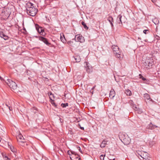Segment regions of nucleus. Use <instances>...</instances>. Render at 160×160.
Instances as JSON below:
<instances>
[{
	"label": "nucleus",
	"mask_w": 160,
	"mask_h": 160,
	"mask_svg": "<svg viewBox=\"0 0 160 160\" xmlns=\"http://www.w3.org/2000/svg\"><path fill=\"white\" fill-rule=\"evenodd\" d=\"M37 12V9L35 8L34 6L32 7V8L29 9L27 11V14L32 16H34Z\"/></svg>",
	"instance_id": "1"
},
{
	"label": "nucleus",
	"mask_w": 160,
	"mask_h": 160,
	"mask_svg": "<svg viewBox=\"0 0 160 160\" xmlns=\"http://www.w3.org/2000/svg\"><path fill=\"white\" fill-rule=\"evenodd\" d=\"M145 68L149 69L152 68L153 65V61L151 59H148L146 60L144 63Z\"/></svg>",
	"instance_id": "2"
},
{
	"label": "nucleus",
	"mask_w": 160,
	"mask_h": 160,
	"mask_svg": "<svg viewBox=\"0 0 160 160\" xmlns=\"http://www.w3.org/2000/svg\"><path fill=\"white\" fill-rule=\"evenodd\" d=\"M7 81L8 82H7V84L13 90L17 89V86L16 83L15 82L10 79H8Z\"/></svg>",
	"instance_id": "3"
},
{
	"label": "nucleus",
	"mask_w": 160,
	"mask_h": 160,
	"mask_svg": "<svg viewBox=\"0 0 160 160\" xmlns=\"http://www.w3.org/2000/svg\"><path fill=\"white\" fill-rule=\"evenodd\" d=\"M35 28L37 32L41 35L45 36L46 35L44 30L42 27L39 26L38 25H35Z\"/></svg>",
	"instance_id": "4"
},
{
	"label": "nucleus",
	"mask_w": 160,
	"mask_h": 160,
	"mask_svg": "<svg viewBox=\"0 0 160 160\" xmlns=\"http://www.w3.org/2000/svg\"><path fill=\"white\" fill-rule=\"evenodd\" d=\"M85 67L86 68V71L88 73H90L92 71V68L90 64L87 62H85Z\"/></svg>",
	"instance_id": "5"
},
{
	"label": "nucleus",
	"mask_w": 160,
	"mask_h": 160,
	"mask_svg": "<svg viewBox=\"0 0 160 160\" xmlns=\"http://www.w3.org/2000/svg\"><path fill=\"white\" fill-rule=\"evenodd\" d=\"M74 39L76 41L80 42H83L84 41V37L80 34L76 35Z\"/></svg>",
	"instance_id": "6"
},
{
	"label": "nucleus",
	"mask_w": 160,
	"mask_h": 160,
	"mask_svg": "<svg viewBox=\"0 0 160 160\" xmlns=\"http://www.w3.org/2000/svg\"><path fill=\"white\" fill-rule=\"evenodd\" d=\"M39 39L40 40L42 41L44 43L48 46H49L51 44V43L48 42L47 39L43 37H39Z\"/></svg>",
	"instance_id": "7"
},
{
	"label": "nucleus",
	"mask_w": 160,
	"mask_h": 160,
	"mask_svg": "<svg viewBox=\"0 0 160 160\" xmlns=\"http://www.w3.org/2000/svg\"><path fill=\"white\" fill-rule=\"evenodd\" d=\"M149 154L146 152H143L142 153L141 155H140V156L143 159H145L149 160L150 158L148 156Z\"/></svg>",
	"instance_id": "8"
},
{
	"label": "nucleus",
	"mask_w": 160,
	"mask_h": 160,
	"mask_svg": "<svg viewBox=\"0 0 160 160\" xmlns=\"http://www.w3.org/2000/svg\"><path fill=\"white\" fill-rule=\"evenodd\" d=\"M17 139L18 141L24 142H25V139L23 138V136L21 134H19L17 137Z\"/></svg>",
	"instance_id": "9"
},
{
	"label": "nucleus",
	"mask_w": 160,
	"mask_h": 160,
	"mask_svg": "<svg viewBox=\"0 0 160 160\" xmlns=\"http://www.w3.org/2000/svg\"><path fill=\"white\" fill-rule=\"evenodd\" d=\"M130 139L128 137H126L123 139L122 141L123 143L126 145H128L130 143Z\"/></svg>",
	"instance_id": "10"
},
{
	"label": "nucleus",
	"mask_w": 160,
	"mask_h": 160,
	"mask_svg": "<svg viewBox=\"0 0 160 160\" xmlns=\"http://www.w3.org/2000/svg\"><path fill=\"white\" fill-rule=\"evenodd\" d=\"M34 4L30 2H28L26 4V10L27 11L31 8H32V7H34Z\"/></svg>",
	"instance_id": "11"
},
{
	"label": "nucleus",
	"mask_w": 160,
	"mask_h": 160,
	"mask_svg": "<svg viewBox=\"0 0 160 160\" xmlns=\"http://www.w3.org/2000/svg\"><path fill=\"white\" fill-rule=\"evenodd\" d=\"M115 95V92L113 89H112L109 93V97L111 98H113Z\"/></svg>",
	"instance_id": "12"
},
{
	"label": "nucleus",
	"mask_w": 160,
	"mask_h": 160,
	"mask_svg": "<svg viewBox=\"0 0 160 160\" xmlns=\"http://www.w3.org/2000/svg\"><path fill=\"white\" fill-rule=\"evenodd\" d=\"M0 37L3 38L5 40H8V37L5 35L2 32H0Z\"/></svg>",
	"instance_id": "13"
},
{
	"label": "nucleus",
	"mask_w": 160,
	"mask_h": 160,
	"mask_svg": "<svg viewBox=\"0 0 160 160\" xmlns=\"http://www.w3.org/2000/svg\"><path fill=\"white\" fill-rule=\"evenodd\" d=\"M157 127V126L153 125L151 122L147 126V128L151 129H152Z\"/></svg>",
	"instance_id": "14"
},
{
	"label": "nucleus",
	"mask_w": 160,
	"mask_h": 160,
	"mask_svg": "<svg viewBox=\"0 0 160 160\" xmlns=\"http://www.w3.org/2000/svg\"><path fill=\"white\" fill-rule=\"evenodd\" d=\"M8 146L11 151L13 152H16L17 151V149L15 148L13 146H12L11 145H10L9 144V142H8Z\"/></svg>",
	"instance_id": "15"
},
{
	"label": "nucleus",
	"mask_w": 160,
	"mask_h": 160,
	"mask_svg": "<svg viewBox=\"0 0 160 160\" xmlns=\"http://www.w3.org/2000/svg\"><path fill=\"white\" fill-rule=\"evenodd\" d=\"M108 142V141L106 140H103L100 145V146L102 148H104L106 145L107 144V143Z\"/></svg>",
	"instance_id": "16"
},
{
	"label": "nucleus",
	"mask_w": 160,
	"mask_h": 160,
	"mask_svg": "<svg viewBox=\"0 0 160 160\" xmlns=\"http://www.w3.org/2000/svg\"><path fill=\"white\" fill-rule=\"evenodd\" d=\"M108 21L109 22L111 25V27L113 28V24L112 22H113V19L112 17L109 16L108 18Z\"/></svg>",
	"instance_id": "17"
},
{
	"label": "nucleus",
	"mask_w": 160,
	"mask_h": 160,
	"mask_svg": "<svg viewBox=\"0 0 160 160\" xmlns=\"http://www.w3.org/2000/svg\"><path fill=\"white\" fill-rule=\"evenodd\" d=\"M67 153H68V154L70 156V158L72 160H73L72 159V157L71 156H72V154L74 155L75 156H76L77 155L78 156V154H77L74 151H72L70 152L69 151H68Z\"/></svg>",
	"instance_id": "18"
},
{
	"label": "nucleus",
	"mask_w": 160,
	"mask_h": 160,
	"mask_svg": "<svg viewBox=\"0 0 160 160\" xmlns=\"http://www.w3.org/2000/svg\"><path fill=\"white\" fill-rule=\"evenodd\" d=\"M144 97L145 99L149 100L150 101L152 100V99L150 98L149 95L148 93L144 94Z\"/></svg>",
	"instance_id": "19"
},
{
	"label": "nucleus",
	"mask_w": 160,
	"mask_h": 160,
	"mask_svg": "<svg viewBox=\"0 0 160 160\" xmlns=\"http://www.w3.org/2000/svg\"><path fill=\"white\" fill-rule=\"evenodd\" d=\"M122 17V16L120 15H119L117 17V22L119 24H120L121 23H122L121 20Z\"/></svg>",
	"instance_id": "20"
},
{
	"label": "nucleus",
	"mask_w": 160,
	"mask_h": 160,
	"mask_svg": "<svg viewBox=\"0 0 160 160\" xmlns=\"http://www.w3.org/2000/svg\"><path fill=\"white\" fill-rule=\"evenodd\" d=\"M112 48L114 52H117L118 51L119 48L117 46H112Z\"/></svg>",
	"instance_id": "21"
},
{
	"label": "nucleus",
	"mask_w": 160,
	"mask_h": 160,
	"mask_svg": "<svg viewBox=\"0 0 160 160\" xmlns=\"http://www.w3.org/2000/svg\"><path fill=\"white\" fill-rule=\"evenodd\" d=\"M152 21L156 25L159 23V21L157 18H155L152 19Z\"/></svg>",
	"instance_id": "22"
},
{
	"label": "nucleus",
	"mask_w": 160,
	"mask_h": 160,
	"mask_svg": "<svg viewBox=\"0 0 160 160\" xmlns=\"http://www.w3.org/2000/svg\"><path fill=\"white\" fill-rule=\"evenodd\" d=\"M75 59L76 62H79L81 61L80 57L78 56H77L75 57Z\"/></svg>",
	"instance_id": "23"
},
{
	"label": "nucleus",
	"mask_w": 160,
	"mask_h": 160,
	"mask_svg": "<svg viewBox=\"0 0 160 160\" xmlns=\"http://www.w3.org/2000/svg\"><path fill=\"white\" fill-rule=\"evenodd\" d=\"M50 102L52 105L55 107L57 108V105L54 102V100H53L52 98L50 99Z\"/></svg>",
	"instance_id": "24"
},
{
	"label": "nucleus",
	"mask_w": 160,
	"mask_h": 160,
	"mask_svg": "<svg viewBox=\"0 0 160 160\" xmlns=\"http://www.w3.org/2000/svg\"><path fill=\"white\" fill-rule=\"evenodd\" d=\"M114 54L116 57L118 58H119L120 59L121 58V55L119 53V52H116L114 53Z\"/></svg>",
	"instance_id": "25"
},
{
	"label": "nucleus",
	"mask_w": 160,
	"mask_h": 160,
	"mask_svg": "<svg viewBox=\"0 0 160 160\" xmlns=\"http://www.w3.org/2000/svg\"><path fill=\"white\" fill-rule=\"evenodd\" d=\"M125 93L127 95L131 96L132 95L131 91L128 89L125 91Z\"/></svg>",
	"instance_id": "26"
},
{
	"label": "nucleus",
	"mask_w": 160,
	"mask_h": 160,
	"mask_svg": "<svg viewBox=\"0 0 160 160\" xmlns=\"http://www.w3.org/2000/svg\"><path fill=\"white\" fill-rule=\"evenodd\" d=\"M81 23L82 24L83 26L85 29L86 30H88V27L87 26L85 23L84 22H82Z\"/></svg>",
	"instance_id": "27"
},
{
	"label": "nucleus",
	"mask_w": 160,
	"mask_h": 160,
	"mask_svg": "<svg viewBox=\"0 0 160 160\" xmlns=\"http://www.w3.org/2000/svg\"><path fill=\"white\" fill-rule=\"evenodd\" d=\"M60 39L61 40V41L63 42V43H65L66 42V40L65 39V38L64 37V36L63 35V37H62L61 36L60 37Z\"/></svg>",
	"instance_id": "28"
},
{
	"label": "nucleus",
	"mask_w": 160,
	"mask_h": 160,
	"mask_svg": "<svg viewBox=\"0 0 160 160\" xmlns=\"http://www.w3.org/2000/svg\"><path fill=\"white\" fill-rule=\"evenodd\" d=\"M68 103H62L61 104V106L62 108H65L67 106H68Z\"/></svg>",
	"instance_id": "29"
},
{
	"label": "nucleus",
	"mask_w": 160,
	"mask_h": 160,
	"mask_svg": "<svg viewBox=\"0 0 160 160\" xmlns=\"http://www.w3.org/2000/svg\"><path fill=\"white\" fill-rule=\"evenodd\" d=\"M48 94L49 96L50 99L52 98L51 95H52V97H53V98H54V96L53 94L51 92H48Z\"/></svg>",
	"instance_id": "30"
},
{
	"label": "nucleus",
	"mask_w": 160,
	"mask_h": 160,
	"mask_svg": "<svg viewBox=\"0 0 160 160\" xmlns=\"http://www.w3.org/2000/svg\"><path fill=\"white\" fill-rule=\"evenodd\" d=\"M139 76H140V78L143 81H145L146 80V78L144 77H143L142 75L141 74H139Z\"/></svg>",
	"instance_id": "31"
},
{
	"label": "nucleus",
	"mask_w": 160,
	"mask_h": 160,
	"mask_svg": "<svg viewBox=\"0 0 160 160\" xmlns=\"http://www.w3.org/2000/svg\"><path fill=\"white\" fill-rule=\"evenodd\" d=\"M143 32L145 34H147L149 32V31L148 30H144L143 31Z\"/></svg>",
	"instance_id": "32"
},
{
	"label": "nucleus",
	"mask_w": 160,
	"mask_h": 160,
	"mask_svg": "<svg viewBox=\"0 0 160 160\" xmlns=\"http://www.w3.org/2000/svg\"><path fill=\"white\" fill-rule=\"evenodd\" d=\"M105 155H101L100 156V159L101 160H104V157L105 156Z\"/></svg>",
	"instance_id": "33"
},
{
	"label": "nucleus",
	"mask_w": 160,
	"mask_h": 160,
	"mask_svg": "<svg viewBox=\"0 0 160 160\" xmlns=\"http://www.w3.org/2000/svg\"><path fill=\"white\" fill-rule=\"evenodd\" d=\"M136 153L140 156V155H141L142 153V152H141L139 151H136Z\"/></svg>",
	"instance_id": "34"
},
{
	"label": "nucleus",
	"mask_w": 160,
	"mask_h": 160,
	"mask_svg": "<svg viewBox=\"0 0 160 160\" xmlns=\"http://www.w3.org/2000/svg\"><path fill=\"white\" fill-rule=\"evenodd\" d=\"M6 105L8 108L9 109V110L10 111H11V110H12V107H11L10 106L8 105H7V104H6Z\"/></svg>",
	"instance_id": "35"
},
{
	"label": "nucleus",
	"mask_w": 160,
	"mask_h": 160,
	"mask_svg": "<svg viewBox=\"0 0 160 160\" xmlns=\"http://www.w3.org/2000/svg\"><path fill=\"white\" fill-rule=\"evenodd\" d=\"M38 100L39 101V102H40L41 103L43 102H44V100H40V98H38Z\"/></svg>",
	"instance_id": "36"
},
{
	"label": "nucleus",
	"mask_w": 160,
	"mask_h": 160,
	"mask_svg": "<svg viewBox=\"0 0 160 160\" xmlns=\"http://www.w3.org/2000/svg\"><path fill=\"white\" fill-rule=\"evenodd\" d=\"M129 103L131 105H133V101L132 100H130L129 102Z\"/></svg>",
	"instance_id": "37"
},
{
	"label": "nucleus",
	"mask_w": 160,
	"mask_h": 160,
	"mask_svg": "<svg viewBox=\"0 0 160 160\" xmlns=\"http://www.w3.org/2000/svg\"><path fill=\"white\" fill-rule=\"evenodd\" d=\"M2 126L0 124V132H1L2 131Z\"/></svg>",
	"instance_id": "38"
},
{
	"label": "nucleus",
	"mask_w": 160,
	"mask_h": 160,
	"mask_svg": "<svg viewBox=\"0 0 160 160\" xmlns=\"http://www.w3.org/2000/svg\"><path fill=\"white\" fill-rule=\"evenodd\" d=\"M77 148L78 149L79 151L81 153H82V151L81 150V148L79 147H78Z\"/></svg>",
	"instance_id": "39"
},
{
	"label": "nucleus",
	"mask_w": 160,
	"mask_h": 160,
	"mask_svg": "<svg viewBox=\"0 0 160 160\" xmlns=\"http://www.w3.org/2000/svg\"><path fill=\"white\" fill-rule=\"evenodd\" d=\"M152 2H153V3H155V5H156V6H158V5L155 3L156 1V0H151Z\"/></svg>",
	"instance_id": "40"
},
{
	"label": "nucleus",
	"mask_w": 160,
	"mask_h": 160,
	"mask_svg": "<svg viewBox=\"0 0 160 160\" xmlns=\"http://www.w3.org/2000/svg\"><path fill=\"white\" fill-rule=\"evenodd\" d=\"M4 158H7L8 159V160H10V159L7 156H5Z\"/></svg>",
	"instance_id": "41"
},
{
	"label": "nucleus",
	"mask_w": 160,
	"mask_h": 160,
	"mask_svg": "<svg viewBox=\"0 0 160 160\" xmlns=\"http://www.w3.org/2000/svg\"><path fill=\"white\" fill-rule=\"evenodd\" d=\"M72 42L71 41H69L68 42V44H70L71 42Z\"/></svg>",
	"instance_id": "42"
},
{
	"label": "nucleus",
	"mask_w": 160,
	"mask_h": 160,
	"mask_svg": "<svg viewBox=\"0 0 160 160\" xmlns=\"http://www.w3.org/2000/svg\"><path fill=\"white\" fill-rule=\"evenodd\" d=\"M80 128L82 130H84V127H80Z\"/></svg>",
	"instance_id": "43"
},
{
	"label": "nucleus",
	"mask_w": 160,
	"mask_h": 160,
	"mask_svg": "<svg viewBox=\"0 0 160 160\" xmlns=\"http://www.w3.org/2000/svg\"><path fill=\"white\" fill-rule=\"evenodd\" d=\"M114 78H115V81H116L117 82H118V81H117V79H116V78L115 77V76H114Z\"/></svg>",
	"instance_id": "44"
},
{
	"label": "nucleus",
	"mask_w": 160,
	"mask_h": 160,
	"mask_svg": "<svg viewBox=\"0 0 160 160\" xmlns=\"http://www.w3.org/2000/svg\"><path fill=\"white\" fill-rule=\"evenodd\" d=\"M95 86H94V87H93L92 88V89H93L94 88H95Z\"/></svg>",
	"instance_id": "45"
},
{
	"label": "nucleus",
	"mask_w": 160,
	"mask_h": 160,
	"mask_svg": "<svg viewBox=\"0 0 160 160\" xmlns=\"http://www.w3.org/2000/svg\"><path fill=\"white\" fill-rule=\"evenodd\" d=\"M59 119H60L61 122V118H60Z\"/></svg>",
	"instance_id": "46"
},
{
	"label": "nucleus",
	"mask_w": 160,
	"mask_h": 160,
	"mask_svg": "<svg viewBox=\"0 0 160 160\" xmlns=\"http://www.w3.org/2000/svg\"><path fill=\"white\" fill-rule=\"evenodd\" d=\"M115 159V158H114V159H113L112 160L110 159V160H114Z\"/></svg>",
	"instance_id": "47"
},
{
	"label": "nucleus",
	"mask_w": 160,
	"mask_h": 160,
	"mask_svg": "<svg viewBox=\"0 0 160 160\" xmlns=\"http://www.w3.org/2000/svg\"><path fill=\"white\" fill-rule=\"evenodd\" d=\"M78 158V157H76L75 158Z\"/></svg>",
	"instance_id": "48"
},
{
	"label": "nucleus",
	"mask_w": 160,
	"mask_h": 160,
	"mask_svg": "<svg viewBox=\"0 0 160 160\" xmlns=\"http://www.w3.org/2000/svg\"><path fill=\"white\" fill-rule=\"evenodd\" d=\"M3 154H2V156H3V157H4V156L3 155Z\"/></svg>",
	"instance_id": "49"
},
{
	"label": "nucleus",
	"mask_w": 160,
	"mask_h": 160,
	"mask_svg": "<svg viewBox=\"0 0 160 160\" xmlns=\"http://www.w3.org/2000/svg\"><path fill=\"white\" fill-rule=\"evenodd\" d=\"M51 97H52H52H52V95H51Z\"/></svg>",
	"instance_id": "50"
},
{
	"label": "nucleus",
	"mask_w": 160,
	"mask_h": 160,
	"mask_svg": "<svg viewBox=\"0 0 160 160\" xmlns=\"http://www.w3.org/2000/svg\"><path fill=\"white\" fill-rule=\"evenodd\" d=\"M135 108H137L136 107H135Z\"/></svg>",
	"instance_id": "51"
},
{
	"label": "nucleus",
	"mask_w": 160,
	"mask_h": 160,
	"mask_svg": "<svg viewBox=\"0 0 160 160\" xmlns=\"http://www.w3.org/2000/svg\"><path fill=\"white\" fill-rule=\"evenodd\" d=\"M35 110H36V109H37V108H35Z\"/></svg>",
	"instance_id": "52"
},
{
	"label": "nucleus",
	"mask_w": 160,
	"mask_h": 160,
	"mask_svg": "<svg viewBox=\"0 0 160 160\" xmlns=\"http://www.w3.org/2000/svg\"><path fill=\"white\" fill-rule=\"evenodd\" d=\"M43 98H44V97H43Z\"/></svg>",
	"instance_id": "53"
}]
</instances>
